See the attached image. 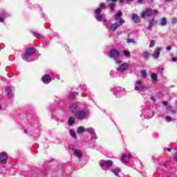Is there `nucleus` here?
I'll return each mask as SVG.
<instances>
[{
	"label": "nucleus",
	"instance_id": "nucleus-1",
	"mask_svg": "<svg viewBox=\"0 0 177 177\" xmlns=\"http://www.w3.org/2000/svg\"><path fill=\"white\" fill-rule=\"evenodd\" d=\"M157 13H158V10L147 8L141 12L140 16L142 19H146V17H151L153 15H157Z\"/></svg>",
	"mask_w": 177,
	"mask_h": 177
},
{
	"label": "nucleus",
	"instance_id": "nucleus-2",
	"mask_svg": "<svg viewBox=\"0 0 177 177\" xmlns=\"http://www.w3.org/2000/svg\"><path fill=\"white\" fill-rule=\"evenodd\" d=\"M34 53H35V49H34V48H29L26 49L25 53L21 55V57L25 62H31L29 59Z\"/></svg>",
	"mask_w": 177,
	"mask_h": 177
},
{
	"label": "nucleus",
	"instance_id": "nucleus-3",
	"mask_svg": "<svg viewBox=\"0 0 177 177\" xmlns=\"http://www.w3.org/2000/svg\"><path fill=\"white\" fill-rule=\"evenodd\" d=\"M89 116V111L85 110L77 111L75 114L76 120H82Z\"/></svg>",
	"mask_w": 177,
	"mask_h": 177
},
{
	"label": "nucleus",
	"instance_id": "nucleus-4",
	"mask_svg": "<svg viewBox=\"0 0 177 177\" xmlns=\"http://www.w3.org/2000/svg\"><path fill=\"white\" fill-rule=\"evenodd\" d=\"M136 85L134 87L135 91H140V92H146L147 91V86L142 84H143V81L142 80H136Z\"/></svg>",
	"mask_w": 177,
	"mask_h": 177
},
{
	"label": "nucleus",
	"instance_id": "nucleus-5",
	"mask_svg": "<svg viewBox=\"0 0 177 177\" xmlns=\"http://www.w3.org/2000/svg\"><path fill=\"white\" fill-rule=\"evenodd\" d=\"M120 55L121 53L118 50L113 48L110 50L109 56L111 59H117V57H120Z\"/></svg>",
	"mask_w": 177,
	"mask_h": 177
},
{
	"label": "nucleus",
	"instance_id": "nucleus-6",
	"mask_svg": "<svg viewBox=\"0 0 177 177\" xmlns=\"http://www.w3.org/2000/svg\"><path fill=\"white\" fill-rule=\"evenodd\" d=\"M124 23H125V21L124 20V19L120 18L118 23L115 22L111 25V30L112 31H115V30H117L118 27H120V26H122Z\"/></svg>",
	"mask_w": 177,
	"mask_h": 177
},
{
	"label": "nucleus",
	"instance_id": "nucleus-7",
	"mask_svg": "<svg viewBox=\"0 0 177 177\" xmlns=\"http://www.w3.org/2000/svg\"><path fill=\"white\" fill-rule=\"evenodd\" d=\"M100 166L101 168H110L113 166V161L111 160H101L100 161Z\"/></svg>",
	"mask_w": 177,
	"mask_h": 177
},
{
	"label": "nucleus",
	"instance_id": "nucleus-8",
	"mask_svg": "<svg viewBox=\"0 0 177 177\" xmlns=\"http://www.w3.org/2000/svg\"><path fill=\"white\" fill-rule=\"evenodd\" d=\"M161 50V47H156L152 54V57H153V59H158L160 57V53Z\"/></svg>",
	"mask_w": 177,
	"mask_h": 177
},
{
	"label": "nucleus",
	"instance_id": "nucleus-9",
	"mask_svg": "<svg viewBox=\"0 0 177 177\" xmlns=\"http://www.w3.org/2000/svg\"><path fill=\"white\" fill-rule=\"evenodd\" d=\"M8 161V154L5 152H2L0 153V162L1 164H5Z\"/></svg>",
	"mask_w": 177,
	"mask_h": 177
},
{
	"label": "nucleus",
	"instance_id": "nucleus-10",
	"mask_svg": "<svg viewBox=\"0 0 177 177\" xmlns=\"http://www.w3.org/2000/svg\"><path fill=\"white\" fill-rule=\"evenodd\" d=\"M122 91H124V88L121 87L113 88L111 89V91L113 92L114 95H115L117 97H118V93L122 92Z\"/></svg>",
	"mask_w": 177,
	"mask_h": 177
},
{
	"label": "nucleus",
	"instance_id": "nucleus-11",
	"mask_svg": "<svg viewBox=\"0 0 177 177\" xmlns=\"http://www.w3.org/2000/svg\"><path fill=\"white\" fill-rule=\"evenodd\" d=\"M13 91H15V88L13 87L8 86L6 88V92L9 97H13Z\"/></svg>",
	"mask_w": 177,
	"mask_h": 177
},
{
	"label": "nucleus",
	"instance_id": "nucleus-12",
	"mask_svg": "<svg viewBox=\"0 0 177 177\" xmlns=\"http://www.w3.org/2000/svg\"><path fill=\"white\" fill-rule=\"evenodd\" d=\"M131 158H132V155H131V153H129L128 156L123 155L121 158V161L122 162H127V161H128V160H131Z\"/></svg>",
	"mask_w": 177,
	"mask_h": 177
},
{
	"label": "nucleus",
	"instance_id": "nucleus-13",
	"mask_svg": "<svg viewBox=\"0 0 177 177\" xmlns=\"http://www.w3.org/2000/svg\"><path fill=\"white\" fill-rule=\"evenodd\" d=\"M42 81L44 84H49V82L52 81V78L50 77V76L46 75L43 77Z\"/></svg>",
	"mask_w": 177,
	"mask_h": 177
},
{
	"label": "nucleus",
	"instance_id": "nucleus-14",
	"mask_svg": "<svg viewBox=\"0 0 177 177\" xmlns=\"http://www.w3.org/2000/svg\"><path fill=\"white\" fill-rule=\"evenodd\" d=\"M86 132H88V133H91V135H93V138L94 139H96V133H95V129L92 128H88L85 129Z\"/></svg>",
	"mask_w": 177,
	"mask_h": 177
},
{
	"label": "nucleus",
	"instance_id": "nucleus-15",
	"mask_svg": "<svg viewBox=\"0 0 177 177\" xmlns=\"http://www.w3.org/2000/svg\"><path fill=\"white\" fill-rule=\"evenodd\" d=\"M73 153L76 157L78 158H81L82 157V151L80 149H73Z\"/></svg>",
	"mask_w": 177,
	"mask_h": 177
},
{
	"label": "nucleus",
	"instance_id": "nucleus-16",
	"mask_svg": "<svg viewBox=\"0 0 177 177\" xmlns=\"http://www.w3.org/2000/svg\"><path fill=\"white\" fill-rule=\"evenodd\" d=\"M127 68H128V64L124 63L122 64L119 68H118V71H121V73H122V71H125L126 70H127Z\"/></svg>",
	"mask_w": 177,
	"mask_h": 177
},
{
	"label": "nucleus",
	"instance_id": "nucleus-17",
	"mask_svg": "<svg viewBox=\"0 0 177 177\" xmlns=\"http://www.w3.org/2000/svg\"><path fill=\"white\" fill-rule=\"evenodd\" d=\"M77 109H78V105H77V104H71V105L69 106V111L74 113Z\"/></svg>",
	"mask_w": 177,
	"mask_h": 177
},
{
	"label": "nucleus",
	"instance_id": "nucleus-18",
	"mask_svg": "<svg viewBox=\"0 0 177 177\" xmlns=\"http://www.w3.org/2000/svg\"><path fill=\"white\" fill-rule=\"evenodd\" d=\"M132 20L134 23H140V19H139V16L138 14L132 15Z\"/></svg>",
	"mask_w": 177,
	"mask_h": 177
},
{
	"label": "nucleus",
	"instance_id": "nucleus-19",
	"mask_svg": "<svg viewBox=\"0 0 177 177\" xmlns=\"http://www.w3.org/2000/svg\"><path fill=\"white\" fill-rule=\"evenodd\" d=\"M10 16V14L4 12L1 16H0V23H3V19H6V17H9Z\"/></svg>",
	"mask_w": 177,
	"mask_h": 177
},
{
	"label": "nucleus",
	"instance_id": "nucleus-20",
	"mask_svg": "<svg viewBox=\"0 0 177 177\" xmlns=\"http://www.w3.org/2000/svg\"><path fill=\"white\" fill-rule=\"evenodd\" d=\"M115 20H118L119 19V21H120V19H122L121 17H122V12L121 11H118L116 15H115L113 16Z\"/></svg>",
	"mask_w": 177,
	"mask_h": 177
},
{
	"label": "nucleus",
	"instance_id": "nucleus-21",
	"mask_svg": "<svg viewBox=\"0 0 177 177\" xmlns=\"http://www.w3.org/2000/svg\"><path fill=\"white\" fill-rule=\"evenodd\" d=\"M160 26H161L162 27H164V26H165L167 24V18L165 17H162L159 23Z\"/></svg>",
	"mask_w": 177,
	"mask_h": 177
},
{
	"label": "nucleus",
	"instance_id": "nucleus-22",
	"mask_svg": "<svg viewBox=\"0 0 177 177\" xmlns=\"http://www.w3.org/2000/svg\"><path fill=\"white\" fill-rule=\"evenodd\" d=\"M75 122V119L73 117H70L68 120V124L70 127L73 125Z\"/></svg>",
	"mask_w": 177,
	"mask_h": 177
},
{
	"label": "nucleus",
	"instance_id": "nucleus-23",
	"mask_svg": "<svg viewBox=\"0 0 177 177\" xmlns=\"http://www.w3.org/2000/svg\"><path fill=\"white\" fill-rule=\"evenodd\" d=\"M154 26V19H151L149 21V25L147 26V30H151L153 27Z\"/></svg>",
	"mask_w": 177,
	"mask_h": 177
},
{
	"label": "nucleus",
	"instance_id": "nucleus-24",
	"mask_svg": "<svg viewBox=\"0 0 177 177\" xmlns=\"http://www.w3.org/2000/svg\"><path fill=\"white\" fill-rule=\"evenodd\" d=\"M95 19L97 21H102L103 18V15L102 14H97L95 15Z\"/></svg>",
	"mask_w": 177,
	"mask_h": 177
},
{
	"label": "nucleus",
	"instance_id": "nucleus-25",
	"mask_svg": "<svg viewBox=\"0 0 177 177\" xmlns=\"http://www.w3.org/2000/svg\"><path fill=\"white\" fill-rule=\"evenodd\" d=\"M85 131V129L82 126H80L77 128V133L79 134L84 133Z\"/></svg>",
	"mask_w": 177,
	"mask_h": 177
},
{
	"label": "nucleus",
	"instance_id": "nucleus-26",
	"mask_svg": "<svg viewBox=\"0 0 177 177\" xmlns=\"http://www.w3.org/2000/svg\"><path fill=\"white\" fill-rule=\"evenodd\" d=\"M142 57H144V59H149V57H150V53L147 51H145L142 53Z\"/></svg>",
	"mask_w": 177,
	"mask_h": 177
},
{
	"label": "nucleus",
	"instance_id": "nucleus-27",
	"mask_svg": "<svg viewBox=\"0 0 177 177\" xmlns=\"http://www.w3.org/2000/svg\"><path fill=\"white\" fill-rule=\"evenodd\" d=\"M151 78L153 81V84H156L157 82H155V81H157V74L156 73H152L151 75Z\"/></svg>",
	"mask_w": 177,
	"mask_h": 177
},
{
	"label": "nucleus",
	"instance_id": "nucleus-28",
	"mask_svg": "<svg viewBox=\"0 0 177 177\" xmlns=\"http://www.w3.org/2000/svg\"><path fill=\"white\" fill-rule=\"evenodd\" d=\"M77 96H78V93L75 92V93H71L69 95V97H70V99H75V97H77Z\"/></svg>",
	"mask_w": 177,
	"mask_h": 177
},
{
	"label": "nucleus",
	"instance_id": "nucleus-29",
	"mask_svg": "<svg viewBox=\"0 0 177 177\" xmlns=\"http://www.w3.org/2000/svg\"><path fill=\"white\" fill-rule=\"evenodd\" d=\"M69 132H70V135H71L73 138H74L75 139H77V135L75 134V131H74V130L71 129Z\"/></svg>",
	"mask_w": 177,
	"mask_h": 177
},
{
	"label": "nucleus",
	"instance_id": "nucleus-30",
	"mask_svg": "<svg viewBox=\"0 0 177 177\" xmlns=\"http://www.w3.org/2000/svg\"><path fill=\"white\" fill-rule=\"evenodd\" d=\"M141 77L142 78H146V77H147V74L146 73V71L145 70H142L141 71Z\"/></svg>",
	"mask_w": 177,
	"mask_h": 177
},
{
	"label": "nucleus",
	"instance_id": "nucleus-31",
	"mask_svg": "<svg viewBox=\"0 0 177 177\" xmlns=\"http://www.w3.org/2000/svg\"><path fill=\"white\" fill-rule=\"evenodd\" d=\"M123 53L126 57H129V56H131V52L128 50H124Z\"/></svg>",
	"mask_w": 177,
	"mask_h": 177
},
{
	"label": "nucleus",
	"instance_id": "nucleus-32",
	"mask_svg": "<svg viewBox=\"0 0 177 177\" xmlns=\"http://www.w3.org/2000/svg\"><path fill=\"white\" fill-rule=\"evenodd\" d=\"M95 13L96 15H101L100 13H102V8L100 7L97 8L95 11Z\"/></svg>",
	"mask_w": 177,
	"mask_h": 177
},
{
	"label": "nucleus",
	"instance_id": "nucleus-33",
	"mask_svg": "<svg viewBox=\"0 0 177 177\" xmlns=\"http://www.w3.org/2000/svg\"><path fill=\"white\" fill-rule=\"evenodd\" d=\"M112 172L114 173L115 176H118V172H120V170H118V169H112Z\"/></svg>",
	"mask_w": 177,
	"mask_h": 177
},
{
	"label": "nucleus",
	"instance_id": "nucleus-34",
	"mask_svg": "<svg viewBox=\"0 0 177 177\" xmlns=\"http://www.w3.org/2000/svg\"><path fill=\"white\" fill-rule=\"evenodd\" d=\"M127 41V44H131V42L132 44H135L136 43V41H135V40L133 39L128 38Z\"/></svg>",
	"mask_w": 177,
	"mask_h": 177
},
{
	"label": "nucleus",
	"instance_id": "nucleus-35",
	"mask_svg": "<svg viewBox=\"0 0 177 177\" xmlns=\"http://www.w3.org/2000/svg\"><path fill=\"white\" fill-rule=\"evenodd\" d=\"M154 45H156V41L154 40H151L149 44V48L154 47Z\"/></svg>",
	"mask_w": 177,
	"mask_h": 177
},
{
	"label": "nucleus",
	"instance_id": "nucleus-36",
	"mask_svg": "<svg viewBox=\"0 0 177 177\" xmlns=\"http://www.w3.org/2000/svg\"><path fill=\"white\" fill-rule=\"evenodd\" d=\"M165 120L166 121H167L168 122H171L172 121V118H171V116H166L165 117Z\"/></svg>",
	"mask_w": 177,
	"mask_h": 177
},
{
	"label": "nucleus",
	"instance_id": "nucleus-37",
	"mask_svg": "<svg viewBox=\"0 0 177 177\" xmlns=\"http://www.w3.org/2000/svg\"><path fill=\"white\" fill-rule=\"evenodd\" d=\"M114 8H115V3H112L110 4V9L111 10H114Z\"/></svg>",
	"mask_w": 177,
	"mask_h": 177
},
{
	"label": "nucleus",
	"instance_id": "nucleus-38",
	"mask_svg": "<svg viewBox=\"0 0 177 177\" xmlns=\"http://www.w3.org/2000/svg\"><path fill=\"white\" fill-rule=\"evenodd\" d=\"M33 35H35V37H36V38H41V35H39V33H38L37 32H34Z\"/></svg>",
	"mask_w": 177,
	"mask_h": 177
},
{
	"label": "nucleus",
	"instance_id": "nucleus-39",
	"mask_svg": "<svg viewBox=\"0 0 177 177\" xmlns=\"http://www.w3.org/2000/svg\"><path fill=\"white\" fill-rule=\"evenodd\" d=\"M172 24H176L177 23V19L176 18H173L171 20Z\"/></svg>",
	"mask_w": 177,
	"mask_h": 177
},
{
	"label": "nucleus",
	"instance_id": "nucleus-40",
	"mask_svg": "<svg viewBox=\"0 0 177 177\" xmlns=\"http://www.w3.org/2000/svg\"><path fill=\"white\" fill-rule=\"evenodd\" d=\"M100 8L101 9H104V8H106V4L104 3H102L100 4Z\"/></svg>",
	"mask_w": 177,
	"mask_h": 177
},
{
	"label": "nucleus",
	"instance_id": "nucleus-41",
	"mask_svg": "<svg viewBox=\"0 0 177 177\" xmlns=\"http://www.w3.org/2000/svg\"><path fill=\"white\" fill-rule=\"evenodd\" d=\"M104 26H107V19L106 18H103L102 21Z\"/></svg>",
	"mask_w": 177,
	"mask_h": 177
},
{
	"label": "nucleus",
	"instance_id": "nucleus-42",
	"mask_svg": "<svg viewBox=\"0 0 177 177\" xmlns=\"http://www.w3.org/2000/svg\"><path fill=\"white\" fill-rule=\"evenodd\" d=\"M171 49H172V46H167L166 47V50H167V51L171 50Z\"/></svg>",
	"mask_w": 177,
	"mask_h": 177
},
{
	"label": "nucleus",
	"instance_id": "nucleus-43",
	"mask_svg": "<svg viewBox=\"0 0 177 177\" xmlns=\"http://www.w3.org/2000/svg\"><path fill=\"white\" fill-rule=\"evenodd\" d=\"M171 61H172V62H176V61H177L176 57H173L171 58Z\"/></svg>",
	"mask_w": 177,
	"mask_h": 177
},
{
	"label": "nucleus",
	"instance_id": "nucleus-44",
	"mask_svg": "<svg viewBox=\"0 0 177 177\" xmlns=\"http://www.w3.org/2000/svg\"><path fill=\"white\" fill-rule=\"evenodd\" d=\"M120 63H121V60H120V59L115 60V64H120Z\"/></svg>",
	"mask_w": 177,
	"mask_h": 177
},
{
	"label": "nucleus",
	"instance_id": "nucleus-45",
	"mask_svg": "<svg viewBox=\"0 0 177 177\" xmlns=\"http://www.w3.org/2000/svg\"><path fill=\"white\" fill-rule=\"evenodd\" d=\"M154 2V0H147V3H153Z\"/></svg>",
	"mask_w": 177,
	"mask_h": 177
},
{
	"label": "nucleus",
	"instance_id": "nucleus-46",
	"mask_svg": "<svg viewBox=\"0 0 177 177\" xmlns=\"http://www.w3.org/2000/svg\"><path fill=\"white\" fill-rule=\"evenodd\" d=\"M170 113H171L172 114H176V110H171V111H170Z\"/></svg>",
	"mask_w": 177,
	"mask_h": 177
},
{
	"label": "nucleus",
	"instance_id": "nucleus-47",
	"mask_svg": "<svg viewBox=\"0 0 177 177\" xmlns=\"http://www.w3.org/2000/svg\"><path fill=\"white\" fill-rule=\"evenodd\" d=\"M164 106H168V101L163 102Z\"/></svg>",
	"mask_w": 177,
	"mask_h": 177
},
{
	"label": "nucleus",
	"instance_id": "nucleus-48",
	"mask_svg": "<svg viewBox=\"0 0 177 177\" xmlns=\"http://www.w3.org/2000/svg\"><path fill=\"white\" fill-rule=\"evenodd\" d=\"M138 2L140 3H143V0H138Z\"/></svg>",
	"mask_w": 177,
	"mask_h": 177
},
{
	"label": "nucleus",
	"instance_id": "nucleus-49",
	"mask_svg": "<svg viewBox=\"0 0 177 177\" xmlns=\"http://www.w3.org/2000/svg\"><path fill=\"white\" fill-rule=\"evenodd\" d=\"M166 110H171V106H166Z\"/></svg>",
	"mask_w": 177,
	"mask_h": 177
},
{
	"label": "nucleus",
	"instance_id": "nucleus-50",
	"mask_svg": "<svg viewBox=\"0 0 177 177\" xmlns=\"http://www.w3.org/2000/svg\"><path fill=\"white\" fill-rule=\"evenodd\" d=\"M132 1H133V0H127V3H129V2H132Z\"/></svg>",
	"mask_w": 177,
	"mask_h": 177
},
{
	"label": "nucleus",
	"instance_id": "nucleus-51",
	"mask_svg": "<svg viewBox=\"0 0 177 177\" xmlns=\"http://www.w3.org/2000/svg\"><path fill=\"white\" fill-rule=\"evenodd\" d=\"M151 100H153V102H155L156 100H154V97H151Z\"/></svg>",
	"mask_w": 177,
	"mask_h": 177
},
{
	"label": "nucleus",
	"instance_id": "nucleus-52",
	"mask_svg": "<svg viewBox=\"0 0 177 177\" xmlns=\"http://www.w3.org/2000/svg\"><path fill=\"white\" fill-rule=\"evenodd\" d=\"M106 1H110V0H106ZM112 2H117V0H111Z\"/></svg>",
	"mask_w": 177,
	"mask_h": 177
},
{
	"label": "nucleus",
	"instance_id": "nucleus-53",
	"mask_svg": "<svg viewBox=\"0 0 177 177\" xmlns=\"http://www.w3.org/2000/svg\"><path fill=\"white\" fill-rule=\"evenodd\" d=\"M119 2H120V3H122V2H124V0H119Z\"/></svg>",
	"mask_w": 177,
	"mask_h": 177
},
{
	"label": "nucleus",
	"instance_id": "nucleus-54",
	"mask_svg": "<svg viewBox=\"0 0 177 177\" xmlns=\"http://www.w3.org/2000/svg\"><path fill=\"white\" fill-rule=\"evenodd\" d=\"M171 148H167V151L169 152V151H171Z\"/></svg>",
	"mask_w": 177,
	"mask_h": 177
},
{
	"label": "nucleus",
	"instance_id": "nucleus-55",
	"mask_svg": "<svg viewBox=\"0 0 177 177\" xmlns=\"http://www.w3.org/2000/svg\"><path fill=\"white\" fill-rule=\"evenodd\" d=\"M25 132L27 133V130H25Z\"/></svg>",
	"mask_w": 177,
	"mask_h": 177
},
{
	"label": "nucleus",
	"instance_id": "nucleus-56",
	"mask_svg": "<svg viewBox=\"0 0 177 177\" xmlns=\"http://www.w3.org/2000/svg\"><path fill=\"white\" fill-rule=\"evenodd\" d=\"M1 106H0V110H1Z\"/></svg>",
	"mask_w": 177,
	"mask_h": 177
}]
</instances>
